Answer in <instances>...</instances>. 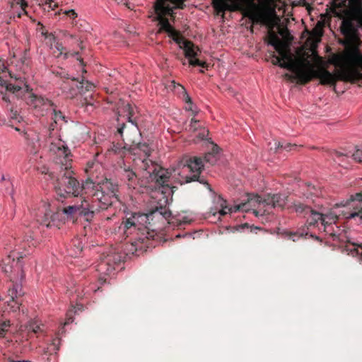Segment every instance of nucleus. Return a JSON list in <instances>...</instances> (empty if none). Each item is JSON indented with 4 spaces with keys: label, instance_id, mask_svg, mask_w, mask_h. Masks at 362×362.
<instances>
[{
    "label": "nucleus",
    "instance_id": "72a5a7b5",
    "mask_svg": "<svg viewBox=\"0 0 362 362\" xmlns=\"http://www.w3.org/2000/svg\"><path fill=\"white\" fill-rule=\"evenodd\" d=\"M275 148L276 150L279 148H283L287 151H291L293 148H297L296 144H291V143H284V142H275Z\"/></svg>",
    "mask_w": 362,
    "mask_h": 362
},
{
    "label": "nucleus",
    "instance_id": "f8f14e48",
    "mask_svg": "<svg viewBox=\"0 0 362 362\" xmlns=\"http://www.w3.org/2000/svg\"><path fill=\"white\" fill-rule=\"evenodd\" d=\"M183 0H157L154 6V18L158 23L175 21L174 11L182 7Z\"/></svg>",
    "mask_w": 362,
    "mask_h": 362
},
{
    "label": "nucleus",
    "instance_id": "58836bf2",
    "mask_svg": "<svg viewBox=\"0 0 362 362\" xmlns=\"http://www.w3.org/2000/svg\"><path fill=\"white\" fill-rule=\"evenodd\" d=\"M124 251H127V254L132 253L134 254V252L137 250V247L135 243H132L130 244L126 243L124 248Z\"/></svg>",
    "mask_w": 362,
    "mask_h": 362
},
{
    "label": "nucleus",
    "instance_id": "a19ab883",
    "mask_svg": "<svg viewBox=\"0 0 362 362\" xmlns=\"http://www.w3.org/2000/svg\"><path fill=\"white\" fill-rule=\"evenodd\" d=\"M352 157L354 160H355L357 162L361 163L362 162V149H356L355 152L352 154Z\"/></svg>",
    "mask_w": 362,
    "mask_h": 362
},
{
    "label": "nucleus",
    "instance_id": "b1692460",
    "mask_svg": "<svg viewBox=\"0 0 362 362\" xmlns=\"http://www.w3.org/2000/svg\"><path fill=\"white\" fill-rule=\"evenodd\" d=\"M44 325L39 324L36 321H30L25 325V330L28 332V336L31 337L32 334H38L43 332Z\"/></svg>",
    "mask_w": 362,
    "mask_h": 362
},
{
    "label": "nucleus",
    "instance_id": "c9c22d12",
    "mask_svg": "<svg viewBox=\"0 0 362 362\" xmlns=\"http://www.w3.org/2000/svg\"><path fill=\"white\" fill-rule=\"evenodd\" d=\"M244 202H243V204ZM241 204H237V205H235L233 206V207H230V208H228V206H223V204H221V207L222 209L218 211L219 214L221 216H224L226 214H227L228 213L230 212H237L239 210H237V211H234V209H235V206H238L240 205H241ZM243 211H245V210H242Z\"/></svg>",
    "mask_w": 362,
    "mask_h": 362
},
{
    "label": "nucleus",
    "instance_id": "ddd939ff",
    "mask_svg": "<svg viewBox=\"0 0 362 362\" xmlns=\"http://www.w3.org/2000/svg\"><path fill=\"white\" fill-rule=\"evenodd\" d=\"M346 208L342 214L346 219H358L362 221V193L351 195L344 205ZM357 255L362 260V243L354 249Z\"/></svg>",
    "mask_w": 362,
    "mask_h": 362
},
{
    "label": "nucleus",
    "instance_id": "f03ea898",
    "mask_svg": "<svg viewBox=\"0 0 362 362\" xmlns=\"http://www.w3.org/2000/svg\"><path fill=\"white\" fill-rule=\"evenodd\" d=\"M84 196L79 202L63 208L64 216L73 222L78 218L90 222L95 212L107 209L119 202V185L111 179L105 178L98 183L88 181L83 187Z\"/></svg>",
    "mask_w": 362,
    "mask_h": 362
},
{
    "label": "nucleus",
    "instance_id": "20e7f679",
    "mask_svg": "<svg viewBox=\"0 0 362 362\" xmlns=\"http://www.w3.org/2000/svg\"><path fill=\"white\" fill-rule=\"evenodd\" d=\"M168 202V197H165L164 204H158L149 214L134 212L127 214L122 223L124 233L128 237L136 231L141 232L138 240L141 243H144L146 240L153 237L149 232L148 227L151 225V221L153 218L168 220L171 216V211L167 206Z\"/></svg>",
    "mask_w": 362,
    "mask_h": 362
},
{
    "label": "nucleus",
    "instance_id": "6e6552de",
    "mask_svg": "<svg viewBox=\"0 0 362 362\" xmlns=\"http://www.w3.org/2000/svg\"><path fill=\"white\" fill-rule=\"evenodd\" d=\"M288 201V196L283 194H268L264 198L259 195L248 194L247 202L238 206H235L234 211L245 210L248 211L252 206L257 203L259 205L271 206L272 208H280L283 209Z\"/></svg>",
    "mask_w": 362,
    "mask_h": 362
},
{
    "label": "nucleus",
    "instance_id": "7ed1b4c3",
    "mask_svg": "<svg viewBox=\"0 0 362 362\" xmlns=\"http://www.w3.org/2000/svg\"><path fill=\"white\" fill-rule=\"evenodd\" d=\"M358 28H362V24H341L340 30L349 42H355L359 39ZM333 63L342 69L339 76L344 81L362 80V54L358 50H347L334 56Z\"/></svg>",
    "mask_w": 362,
    "mask_h": 362
},
{
    "label": "nucleus",
    "instance_id": "6e6d98bb",
    "mask_svg": "<svg viewBox=\"0 0 362 362\" xmlns=\"http://www.w3.org/2000/svg\"><path fill=\"white\" fill-rule=\"evenodd\" d=\"M72 322V319H71V317H69V318H68V319L66 320V321L65 322L64 325H68V324H69V323H70V322Z\"/></svg>",
    "mask_w": 362,
    "mask_h": 362
},
{
    "label": "nucleus",
    "instance_id": "0e129e2a",
    "mask_svg": "<svg viewBox=\"0 0 362 362\" xmlns=\"http://www.w3.org/2000/svg\"><path fill=\"white\" fill-rule=\"evenodd\" d=\"M243 227H247L248 228V225L247 223H245L244 225H243Z\"/></svg>",
    "mask_w": 362,
    "mask_h": 362
},
{
    "label": "nucleus",
    "instance_id": "680f3d73",
    "mask_svg": "<svg viewBox=\"0 0 362 362\" xmlns=\"http://www.w3.org/2000/svg\"><path fill=\"white\" fill-rule=\"evenodd\" d=\"M254 214H255L256 216H258V214H259V211H257V210H254Z\"/></svg>",
    "mask_w": 362,
    "mask_h": 362
},
{
    "label": "nucleus",
    "instance_id": "37998d69",
    "mask_svg": "<svg viewBox=\"0 0 362 362\" xmlns=\"http://www.w3.org/2000/svg\"><path fill=\"white\" fill-rule=\"evenodd\" d=\"M82 105H86V106H93L94 104V98L92 95L88 98V96H86L83 100L81 101Z\"/></svg>",
    "mask_w": 362,
    "mask_h": 362
},
{
    "label": "nucleus",
    "instance_id": "603ef678",
    "mask_svg": "<svg viewBox=\"0 0 362 362\" xmlns=\"http://www.w3.org/2000/svg\"><path fill=\"white\" fill-rule=\"evenodd\" d=\"M17 4H19L21 5V6H23L25 4V1L24 0H13Z\"/></svg>",
    "mask_w": 362,
    "mask_h": 362
},
{
    "label": "nucleus",
    "instance_id": "4c0bfd02",
    "mask_svg": "<svg viewBox=\"0 0 362 362\" xmlns=\"http://www.w3.org/2000/svg\"><path fill=\"white\" fill-rule=\"evenodd\" d=\"M197 138L200 140L206 139L207 136L209 135V130L205 127H200V130L197 131Z\"/></svg>",
    "mask_w": 362,
    "mask_h": 362
},
{
    "label": "nucleus",
    "instance_id": "49530a36",
    "mask_svg": "<svg viewBox=\"0 0 362 362\" xmlns=\"http://www.w3.org/2000/svg\"><path fill=\"white\" fill-rule=\"evenodd\" d=\"M185 109L187 111H192V114L194 115H195L197 113V111L193 109V103H192V105H190L189 104H187Z\"/></svg>",
    "mask_w": 362,
    "mask_h": 362
},
{
    "label": "nucleus",
    "instance_id": "5701e85b",
    "mask_svg": "<svg viewBox=\"0 0 362 362\" xmlns=\"http://www.w3.org/2000/svg\"><path fill=\"white\" fill-rule=\"evenodd\" d=\"M72 81L76 82V86L81 95L85 94L86 92L93 91L95 87L93 83L85 81L83 78L78 81L75 78H73Z\"/></svg>",
    "mask_w": 362,
    "mask_h": 362
},
{
    "label": "nucleus",
    "instance_id": "052dcab7",
    "mask_svg": "<svg viewBox=\"0 0 362 362\" xmlns=\"http://www.w3.org/2000/svg\"><path fill=\"white\" fill-rule=\"evenodd\" d=\"M56 341H58V342H59V339H54V341H53V345H55Z\"/></svg>",
    "mask_w": 362,
    "mask_h": 362
},
{
    "label": "nucleus",
    "instance_id": "39448f33",
    "mask_svg": "<svg viewBox=\"0 0 362 362\" xmlns=\"http://www.w3.org/2000/svg\"><path fill=\"white\" fill-rule=\"evenodd\" d=\"M26 254L12 251L8 255L2 259L1 269L12 282V287L8 290V300L6 302L11 309L16 312L19 310L21 303L18 298L23 295L21 285L19 284L24 278L23 270V260Z\"/></svg>",
    "mask_w": 362,
    "mask_h": 362
},
{
    "label": "nucleus",
    "instance_id": "de8ad7c7",
    "mask_svg": "<svg viewBox=\"0 0 362 362\" xmlns=\"http://www.w3.org/2000/svg\"><path fill=\"white\" fill-rule=\"evenodd\" d=\"M184 100L187 104H189L190 105H192V99L186 92L185 93L184 95Z\"/></svg>",
    "mask_w": 362,
    "mask_h": 362
},
{
    "label": "nucleus",
    "instance_id": "0eeeda50",
    "mask_svg": "<svg viewBox=\"0 0 362 362\" xmlns=\"http://www.w3.org/2000/svg\"><path fill=\"white\" fill-rule=\"evenodd\" d=\"M147 158L148 157H144L139 158L142 163L141 168L149 174L150 179L152 182H155L156 187L158 188V191L160 192L161 194L170 193L171 189L168 182L170 173L167 169L160 167Z\"/></svg>",
    "mask_w": 362,
    "mask_h": 362
},
{
    "label": "nucleus",
    "instance_id": "4d7b16f0",
    "mask_svg": "<svg viewBox=\"0 0 362 362\" xmlns=\"http://www.w3.org/2000/svg\"><path fill=\"white\" fill-rule=\"evenodd\" d=\"M261 230V228H258V227H255V228H251V232H253V231H255V230Z\"/></svg>",
    "mask_w": 362,
    "mask_h": 362
},
{
    "label": "nucleus",
    "instance_id": "864d4df0",
    "mask_svg": "<svg viewBox=\"0 0 362 362\" xmlns=\"http://www.w3.org/2000/svg\"><path fill=\"white\" fill-rule=\"evenodd\" d=\"M2 100L6 103H9L10 102V99H9V97L6 95H3L2 97Z\"/></svg>",
    "mask_w": 362,
    "mask_h": 362
},
{
    "label": "nucleus",
    "instance_id": "393cba45",
    "mask_svg": "<svg viewBox=\"0 0 362 362\" xmlns=\"http://www.w3.org/2000/svg\"><path fill=\"white\" fill-rule=\"evenodd\" d=\"M323 230L325 232V233L332 237L334 240L339 239V232L341 229L339 228V226L336 225V223L323 226Z\"/></svg>",
    "mask_w": 362,
    "mask_h": 362
},
{
    "label": "nucleus",
    "instance_id": "bb28decb",
    "mask_svg": "<svg viewBox=\"0 0 362 362\" xmlns=\"http://www.w3.org/2000/svg\"><path fill=\"white\" fill-rule=\"evenodd\" d=\"M292 207L297 214L303 215L305 217L308 214L309 212L312 211V209L310 206L300 202L293 203V206Z\"/></svg>",
    "mask_w": 362,
    "mask_h": 362
},
{
    "label": "nucleus",
    "instance_id": "c85d7f7f",
    "mask_svg": "<svg viewBox=\"0 0 362 362\" xmlns=\"http://www.w3.org/2000/svg\"><path fill=\"white\" fill-rule=\"evenodd\" d=\"M109 262L112 263L113 265V267H115L116 265L120 264V262L122 261V257L115 252H110L107 255H105Z\"/></svg>",
    "mask_w": 362,
    "mask_h": 362
},
{
    "label": "nucleus",
    "instance_id": "6ab92c4d",
    "mask_svg": "<svg viewBox=\"0 0 362 362\" xmlns=\"http://www.w3.org/2000/svg\"><path fill=\"white\" fill-rule=\"evenodd\" d=\"M255 0H240V1L237 4H233L230 1L226 0H212V4L215 10L218 13H223L228 10H235L242 3L247 2L251 4ZM259 4L262 1H266L267 0H258Z\"/></svg>",
    "mask_w": 362,
    "mask_h": 362
},
{
    "label": "nucleus",
    "instance_id": "c756f323",
    "mask_svg": "<svg viewBox=\"0 0 362 362\" xmlns=\"http://www.w3.org/2000/svg\"><path fill=\"white\" fill-rule=\"evenodd\" d=\"M53 122L54 124H57L59 122H62L63 123H66L65 116L62 114L61 111H57L54 108L52 109V117Z\"/></svg>",
    "mask_w": 362,
    "mask_h": 362
},
{
    "label": "nucleus",
    "instance_id": "4be33fe9",
    "mask_svg": "<svg viewBox=\"0 0 362 362\" xmlns=\"http://www.w3.org/2000/svg\"><path fill=\"white\" fill-rule=\"evenodd\" d=\"M122 177L126 180L129 187L135 189L139 185V180L137 175L129 168H124Z\"/></svg>",
    "mask_w": 362,
    "mask_h": 362
},
{
    "label": "nucleus",
    "instance_id": "f704fd0d",
    "mask_svg": "<svg viewBox=\"0 0 362 362\" xmlns=\"http://www.w3.org/2000/svg\"><path fill=\"white\" fill-rule=\"evenodd\" d=\"M38 242L37 240H35V237L32 235H26L24 237L23 239V247H25L26 244H28L29 247H36Z\"/></svg>",
    "mask_w": 362,
    "mask_h": 362
},
{
    "label": "nucleus",
    "instance_id": "3c124183",
    "mask_svg": "<svg viewBox=\"0 0 362 362\" xmlns=\"http://www.w3.org/2000/svg\"><path fill=\"white\" fill-rule=\"evenodd\" d=\"M189 220H188L187 218H183L182 220H179V225H185L187 223H189Z\"/></svg>",
    "mask_w": 362,
    "mask_h": 362
},
{
    "label": "nucleus",
    "instance_id": "e433bc0d",
    "mask_svg": "<svg viewBox=\"0 0 362 362\" xmlns=\"http://www.w3.org/2000/svg\"><path fill=\"white\" fill-rule=\"evenodd\" d=\"M10 321H4L0 323V337H4L6 333L8 331V327H10Z\"/></svg>",
    "mask_w": 362,
    "mask_h": 362
},
{
    "label": "nucleus",
    "instance_id": "2f4dec72",
    "mask_svg": "<svg viewBox=\"0 0 362 362\" xmlns=\"http://www.w3.org/2000/svg\"><path fill=\"white\" fill-rule=\"evenodd\" d=\"M200 127H204L201 124L200 121L192 118L187 129L189 132L196 133L197 131L200 130Z\"/></svg>",
    "mask_w": 362,
    "mask_h": 362
},
{
    "label": "nucleus",
    "instance_id": "1a4fd4ad",
    "mask_svg": "<svg viewBox=\"0 0 362 362\" xmlns=\"http://www.w3.org/2000/svg\"><path fill=\"white\" fill-rule=\"evenodd\" d=\"M332 12L339 19L341 23H362V2L361 0H349V6L344 7V1L337 5L334 3L331 8Z\"/></svg>",
    "mask_w": 362,
    "mask_h": 362
},
{
    "label": "nucleus",
    "instance_id": "5fc2aeb1",
    "mask_svg": "<svg viewBox=\"0 0 362 362\" xmlns=\"http://www.w3.org/2000/svg\"><path fill=\"white\" fill-rule=\"evenodd\" d=\"M5 69L4 62L1 59H0V71H3Z\"/></svg>",
    "mask_w": 362,
    "mask_h": 362
},
{
    "label": "nucleus",
    "instance_id": "473e14b6",
    "mask_svg": "<svg viewBox=\"0 0 362 362\" xmlns=\"http://www.w3.org/2000/svg\"><path fill=\"white\" fill-rule=\"evenodd\" d=\"M38 25H40V28H37V32L40 33L42 35L45 37V38L48 39L50 44L52 45V42L55 41L54 35L52 33H48V31L45 29L43 24Z\"/></svg>",
    "mask_w": 362,
    "mask_h": 362
},
{
    "label": "nucleus",
    "instance_id": "a18cd8bd",
    "mask_svg": "<svg viewBox=\"0 0 362 362\" xmlns=\"http://www.w3.org/2000/svg\"><path fill=\"white\" fill-rule=\"evenodd\" d=\"M55 47L59 52V54H62L66 50V48L62 45V43L57 42Z\"/></svg>",
    "mask_w": 362,
    "mask_h": 362
},
{
    "label": "nucleus",
    "instance_id": "9d476101",
    "mask_svg": "<svg viewBox=\"0 0 362 362\" xmlns=\"http://www.w3.org/2000/svg\"><path fill=\"white\" fill-rule=\"evenodd\" d=\"M160 31L168 33L174 42H175L184 51L185 57L189 59V62L195 60L197 57L201 53V49L192 42L186 40L179 30L175 29L172 24H160Z\"/></svg>",
    "mask_w": 362,
    "mask_h": 362
},
{
    "label": "nucleus",
    "instance_id": "7c9ffc66",
    "mask_svg": "<svg viewBox=\"0 0 362 362\" xmlns=\"http://www.w3.org/2000/svg\"><path fill=\"white\" fill-rule=\"evenodd\" d=\"M218 146L217 145H214L213 148V152L212 153H208L204 156V160L206 163H209L210 164H214L216 162V153H218Z\"/></svg>",
    "mask_w": 362,
    "mask_h": 362
},
{
    "label": "nucleus",
    "instance_id": "f257e3e1",
    "mask_svg": "<svg viewBox=\"0 0 362 362\" xmlns=\"http://www.w3.org/2000/svg\"><path fill=\"white\" fill-rule=\"evenodd\" d=\"M255 24H250L247 28L253 32V27ZM265 25L267 30V43L274 47L278 52L277 56L274 52L271 54L272 63L281 68L291 71L293 74H285L284 78L291 81L296 82L301 85H305L314 78H319L322 85L335 86L336 83L340 79V74L342 69L337 74L329 72L324 66V62L321 57L317 54L316 44L320 41L323 34V28L329 26L332 29V24H315V28L310 33L309 39L314 41L310 47L303 46L298 48L295 52L291 50V42L293 37L290 34L286 25L288 24H262ZM335 54L336 55H338ZM334 57V55L332 58ZM333 64V59L331 60Z\"/></svg>",
    "mask_w": 362,
    "mask_h": 362
},
{
    "label": "nucleus",
    "instance_id": "412c9836",
    "mask_svg": "<svg viewBox=\"0 0 362 362\" xmlns=\"http://www.w3.org/2000/svg\"><path fill=\"white\" fill-rule=\"evenodd\" d=\"M112 265L113 264L109 262V261L103 254L100 257V262L97 265L96 270L100 274L110 275L115 269V267H113Z\"/></svg>",
    "mask_w": 362,
    "mask_h": 362
},
{
    "label": "nucleus",
    "instance_id": "338daca9",
    "mask_svg": "<svg viewBox=\"0 0 362 362\" xmlns=\"http://www.w3.org/2000/svg\"><path fill=\"white\" fill-rule=\"evenodd\" d=\"M28 233H29V231H27V233H26L25 236H26V235H28Z\"/></svg>",
    "mask_w": 362,
    "mask_h": 362
},
{
    "label": "nucleus",
    "instance_id": "69168bd1",
    "mask_svg": "<svg viewBox=\"0 0 362 362\" xmlns=\"http://www.w3.org/2000/svg\"><path fill=\"white\" fill-rule=\"evenodd\" d=\"M317 23H324V22H323V21H317Z\"/></svg>",
    "mask_w": 362,
    "mask_h": 362
},
{
    "label": "nucleus",
    "instance_id": "9b49d317",
    "mask_svg": "<svg viewBox=\"0 0 362 362\" xmlns=\"http://www.w3.org/2000/svg\"><path fill=\"white\" fill-rule=\"evenodd\" d=\"M124 110L127 112L128 122L131 123V125L130 127H127L125 124H122V125L118 128L117 132L121 135L124 141V148L129 151L131 148L140 140L141 134L136 123L132 119L134 115L133 107L130 104L127 103L124 107Z\"/></svg>",
    "mask_w": 362,
    "mask_h": 362
},
{
    "label": "nucleus",
    "instance_id": "c03bdc74",
    "mask_svg": "<svg viewBox=\"0 0 362 362\" xmlns=\"http://www.w3.org/2000/svg\"><path fill=\"white\" fill-rule=\"evenodd\" d=\"M65 13L70 18L71 20H73V21L75 20L78 17L77 13L73 9L66 11Z\"/></svg>",
    "mask_w": 362,
    "mask_h": 362
},
{
    "label": "nucleus",
    "instance_id": "f3484780",
    "mask_svg": "<svg viewBox=\"0 0 362 362\" xmlns=\"http://www.w3.org/2000/svg\"><path fill=\"white\" fill-rule=\"evenodd\" d=\"M257 10L258 15L262 18V21L259 23H281L272 0L262 1Z\"/></svg>",
    "mask_w": 362,
    "mask_h": 362
},
{
    "label": "nucleus",
    "instance_id": "a878e982",
    "mask_svg": "<svg viewBox=\"0 0 362 362\" xmlns=\"http://www.w3.org/2000/svg\"><path fill=\"white\" fill-rule=\"evenodd\" d=\"M307 223L309 226H315L319 221L322 222V214L312 209V211L309 212L307 215Z\"/></svg>",
    "mask_w": 362,
    "mask_h": 362
},
{
    "label": "nucleus",
    "instance_id": "79ce46f5",
    "mask_svg": "<svg viewBox=\"0 0 362 362\" xmlns=\"http://www.w3.org/2000/svg\"><path fill=\"white\" fill-rule=\"evenodd\" d=\"M286 235L288 237V238L289 240H292L293 241H296V240H298V238H300V237L303 236V233H298L297 232L296 233H291V232H288L286 233Z\"/></svg>",
    "mask_w": 362,
    "mask_h": 362
},
{
    "label": "nucleus",
    "instance_id": "4468645a",
    "mask_svg": "<svg viewBox=\"0 0 362 362\" xmlns=\"http://www.w3.org/2000/svg\"><path fill=\"white\" fill-rule=\"evenodd\" d=\"M49 151L54 156L53 159L56 165H59V170L71 168V151L65 146L64 141L58 139L56 141H52Z\"/></svg>",
    "mask_w": 362,
    "mask_h": 362
},
{
    "label": "nucleus",
    "instance_id": "e2e57ef3",
    "mask_svg": "<svg viewBox=\"0 0 362 362\" xmlns=\"http://www.w3.org/2000/svg\"><path fill=\"white\" fill-rule=\"evenodd\" d=\"M79 60H80V62H81V65H82V66H84V63H83V59H80Z\"/></svg>",
    "mask_w": 362,
    "mask_h": 362
},
{
    "label": "nucleus",
    "instance_id": "aec40b11",
    "mask_svg": "<svg viewBox=\"0 0 362 362\" xmlns=\"http://www.w3.org/2000/svg\"><path fill=\"white\" fill-rule=\"evenodd\" d=\"M129 152L134 156H138L139 159L140 158L148 157L151 154V148L146 143L142 144L139 141Z\"/></svg>",
    "mask_w": 362,
    "mask_h": 362
},
{
    "label": "nucleus",
    "instance_id": "09e8293b",
    "mask_svg": "<svg viewBox=\"0 0 362 362\" xmlns=\"http://www.w3.org/2000/svg\"><path fill=\"white\" fill-rule=\"evenodd\" d=\"M47 4L48 5V7L52 9H54V7L57 6V3H55L53 0H48L47 1Z\"/></svg>",
    "mask_w": 362,
    "mask_h": 362
},
{
    "label": "nucleus",
    "instance_id": "ea45409f",
    "mask_svg": "<svg viewBox=\"0 0 362 362\" xmlns=\"http://www.w3.org/2000/svg\"><path fill=\"white\" fill-rule=\"evenodd\" d=\"M189 65L193 66H201L204 69L208 68V64H206V62H202V61L199 60V59H196L195 60L190 61Z\"/></svg>",
    "mask_w": 362,
    "mask_h": 362
},
{
    "label": "nucleus",
    "instance_id": "cd10ccee",
    "mask_svg": "<svg viewBox=\"0 0 362 362\" xmlns=\"http://www.w3.org/2000/svg\"><path fill=\"white\" fill-rule=\"evenodd\" d=\"M338 220V216L333 213H329L328 214H322V218L321 222V226H325L327 225L335 224Z\"/></svg>",
    "mask_w": 362,
    "mask_h": 362
},
{
    "label": "nucleus",
    "instance_id": "13d9d810",
    "mask_svg": "<svg viewBox=\"0 0 362 362\" xmlns=\"http://www.w3.org/2000/svg\"><path fill=\"white\" fill-rule=\"evenodd\" d=\"M54 129V123H52L51 125H50V127H49V130L50 129Z\"/></svg>",
    "mask_w": 362,
    "mask_h": 362
},
{
    "label": "nucleus",
    "instance_id": "dca6fc26",
    "mask_svg": "<svg viewBox=\"0 0 362 362\" xmlns=\"http://www.w3.org/2000/svg\"><path fill=\"white\" fill-rule=\"evenodd\" d=\"M49 207L50 205L47 206L44 204V209L41 212V214H43V216L37 215V221L40 222L41 225H45L48 228L52 226L59 227V223L64 221L66 218L63 209H57V211L54 212Z\"/></svg>",
    "mask_w": 362,
    "mask_h": 362
},
{
    "label": "nucleus",
    "instance_id": "bf43d9fd",
    "mask_svg": "<svg viewBox=\"0 0 362 362\" xmlns=\"http://www.w3.org/2000/svg\"><path fill=\"white\" fill-rule=\"evenodd\" d=\"M77 249H78V252H81L82 251V247H80V246L77 247Z\"/></svg>",
    "mask_w": 362,
    "mask_h": 362
},
{
    "label": "nucleus",
    "instance_id": "a211bd4d",
    "mask_svg": "<svg viewBox=\"0 0 362 362\" xmlns=\"http://www.w3.org/2000/svg\"><path fill=\"white\" fill-rule=\"evenodd\" d=\"M30 105L33 107L37 116L45 115L54 106V103L51 100L35 94L30 95Z\"/></svg>",
    "mask_w": 362,
    "mask_h": 362
},
{
    "label": "nucleus",
    "instance_id": "2eb2a0df",
    "mask_svg": "<svg viewBox=\"0 0 362 362\" xmlns=\"http://www.w3.org/2000/svg\"><path fill=\"white\" fill-rule=\"evenodd\" d=\"M184 166L187 167V170L192 173L191 175L185 177V182L189 183L194 181H197L203 184L210 189V185L203 176H201V172L204 168L203 160L200 157L197 156H186L184 158Z\"/></svg>",
    "mask_w": 362,
    "mask_h": 362
},
{
    "label": "nucleus",
    "instance_id": "423d86ee",
    "mask_svg": "<svg viewBox=\"0 0 362 362\" xmlns=\"http://www.w3.org/2000/svg\"><path fill=\"white\" fill-rule=\"evenodd\" d=\"M93 182L88 178L81 185L74 177V172L71 168L59 170L58 177L54 183V189L57 199L61 200L72 197L84 196V185L88 182Z\"/></svg>",
    "mask_w": 362,
    "mask_h": 362
},
{
    "label": "nucleus",
    "instance_id": "8fccbe9b",
    "mask_svg": "<svg viewBox=\"0 0 362 362\" xmlns=\"http://www.w3.org/2000/svg\"><path fill=\"white\" fill-rule=\"evenodd\" d=\"M11 117L12 119H18V115L16 110H11Z\"/></svg>",
    "mask_w": 362,
    "mask_h": 362
}]
</instances>
